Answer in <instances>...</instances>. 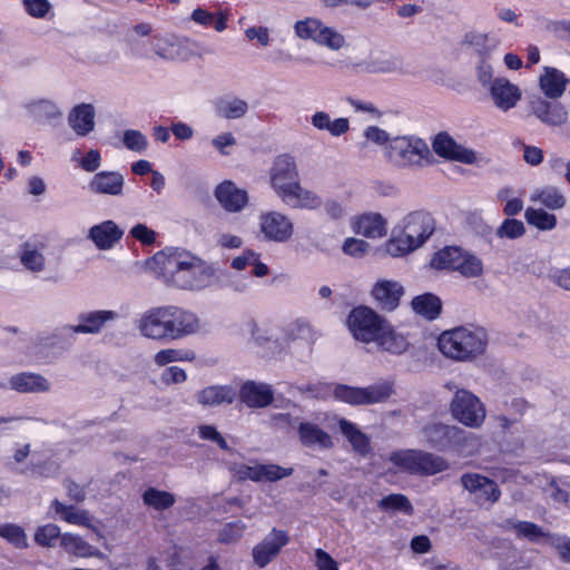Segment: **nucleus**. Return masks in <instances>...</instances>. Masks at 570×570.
<instances>
[{"label": "nucleus", "instance_id": "1", "mask_svg": "<svg viewBox=\"0 0 570 570\" xmlns=\"http://www.w3.org/2000/svg\"><path fill=\"white\" fill-rule=\"evenodd\" d=\"M165 281L183 289H202L209 286L215 269L206 262L179 249H168L154 256Z\"/></svg>", "mask_w": 570, "mask_h": 570}, {"label": "nucleus", "instance_id": "2", "mask_svg": "<svg viewBox=\"0 0 570 570\" xmlns=\"http://www.w3.org/2000/svg\"><path fill=\"white\" fill-rule=\"evenodd\" d=\"M271 187L289 208L315 210L322 207V197L301 185L296 161L288 155L278 156L269 170Z\"/></svg>", "mask_w": 570, "mask_h": 570}, {"label": "nucleus", "instance_id": "3", "mask_svg": "<svg viewBox=\"0 0 570 570\" xmlns=\"http://www.w3.org/2000/svg\"><path fill=\"white\" fill-rule=\"evenodd\" d=\"M489 337L484 328L478 326H458L442 332L438 337L440 353L454 362H473L482 356L488 347Z\"/></svg>", "mask_w": 570, "mask_h": 570}, {"label": "nucleus", "instance_id": "4", "mask_svg": "<svg viewBox=\"0 0 570 570\" xmlns=\"http://www.w3.org/2000/svg\"><path fill=\"white\" fill-rule=\"evenodd\" d=\"M294 32L301 40H309L320 47L337 52L348 47L346 36L337 28L318 18L308 17L294 24Z\"/></svg>", "mask_w": 570, "mask_h": 570}, {"label": "nucleus", "instance_id": "5", "mask_svg": "<svg viewBox=\"0 0 570 570\" xmlns=\"http://www.w3.org/2000/svg\"><path fill=\"white\" fill-rule=\"evenodd\" d=\"M449 410L458 423L470 429H480L487 419L485 404L466 389L455 390Z\"/></svg>", "mask_w": 570, "mask_h": 570}, {"label": "nucleus", "instance_id": "6", "mask_svg": "<svg viewBox=\"0 0 570 570\" xmlns=\"http://www.w3.org/2000/svg\"><path fill=\"white\" fill-rule=\"evenodd\" d=\"M430 156L428 144L416 137H396L387 146L389 159L399 167L423 166L429 163Z\"/></svg>", "mask_w": 570, "mask_h": 570}, {"label": "nucleus", "instance_id": "7", "mask_svg": "<svg viewBox=\"0 0 570 570\" xmlns=\"http://www.w3.org/2000/svg\"><path fill=\"white\" fill-rule=\"evenodd\" d=\"M386 320L367 306L353 308L347 317V328L357 342L374 343Z\"/></svg>", "mask_w": 570, "mask_h": 570}, {"label": "nucleus", "instance_id": "8", "mask_svg": "<svg viewBox=\"0 0 570 570\" xmlns=\"http://www.w3.org/2000/svg\"><path fill=\"white\" fill-rule=\"evenodd\" d=\"M393 393L392 384L380 383L366 387H354L348 385H336L333 395L336 400L351 405H368L383 403Z\"/></svg>", "mask_w": 570, "mask_h": 570}, {"label": "nucleus", "instance_id": "9", "mask_svg": "<svg viewBox=\"0 0 570 570\" xmlns=\"http://www.w3.org/2000/svg\"><path fill=\"white\" fill-rule=\"evenodd\" d=\"M259 230L267 240L285 243L294 234V224L287 215L269 210L259 215Z\"/></svg>", "mask_w": 570, "mask_h": 570}, {"label": "nucleus", "instance_id": "10", "mask_svg": "<svg viewBox=\"0 0 570 570\" xmlns=\"http://www.w3.org/2000/svg\"><path fill=\"white\" fill-rule=\"evenodd\" d=\"M461 484L474 497V501L480 505H492L501 495L498 484L479 473H464L461 476Z\"/></svg>", "mask_w": 570, "mask_h": 570}, {"label": "nucleus", "instance_id": "11", "mask_svg": "<svg viewBox=\"0 0 570 570\" xmlns=\"http://www.w3.org/2000/svg\"><path fill=\"white\" fill-rule=\"evenodd\" d=\"M166 309L169 340L183 338L200 331L202 322L194 312L178 306H166Z\"/></svg>", "mask_w": 570, "mask_h": 570}, {"label": "nucleus", "instance_id": "12", "mask_svg": "<svg viewBox=\"0 0 570 570\" xmlns=\"http://www.w3.org/2000/svg\"><path fill=\"white\" fill-rule=\"evenodd\" d=\"M137 328L146 338L155 341L169 338L166 306L154 307L142 313L137 320Z\"/></svg>", "mask_w": 570, "mask_h": 570}, {"label": "nucleus", "instance_id": "13", "mask_svg": "<svg viewBox=\"0 0 570 570\" xmlns=\"http://www.w3.org/2000/svg\"><path fill=\"white\" fill-rule=\"evenodd\" d=\"M434 229L435 222L433 217L424 210L412 212L402 220V230L417 247H421L430 238Z\"/></svg>", "mask_w": 570, "mask_h": 570}, {"label": "nucleus", "instance_id": "14", "mask_svg": "<svg viewBox=\"0 0 570 570\" xmlns=\"http://www.w3.org/2000/svg\"><path fill=\"white\" fill-rule=\"evenodd\" d=\"M288 542L289 538L284 530L272 529L262 542L253 548L252 556L254 562L259 568L266 567Z\"/></svg>", "mask_w": 570, "mask_h": 570}, {"label": "nucleus", "instance_id": "15", "mask_svg": "<svg viewBox=\"0 0 570 570\" xmlns=\"http://www.w3.org/2000/svg\"><path fill=\"white\" fill-rule=\"evenodd\" d=\"M362 66L371 73L403 75L407 71V65L402 56L381 50L371 51Z\"/></svg>", "mask_w": 570, "mask_h": 570}, {"label": "nucleus", "instance_id": "16", "mask_svg": "<svg viewBox=\"0 0 570 570\" xmlns=\"http://www.w3.org/2000/svg\"><path fill=\"white\" fill-rule=\"evenodd\" d=\"M432 148L434 153L445 159L473 165L478 161L476 153L472 149L459 145L448 134L435 136Z\"/></svg>", "mask_w": 570, "mask_h": 570}, {"label": "nucleus", "instance_id": "17", "mask_svg": "<svg viewBox=\"0 0 570 570\" xmlns=\"http://www.w3.org/2000/svg\"><path fill=\"white\" fill-rule=\"evenodd\" d=\"M529 108L531 114L547 126H562L568 120V110L563 105L549 102L540 96L529 99Z\"/></svg>", "mask_w": 570, "mask_h": 570}, {"label": "nucleus", "instance_id": "18", "mask_svg": "<svg viewBox=\"0 0 570 570\" xmlns=\"http://www.w3.org/2000/svg\"><path fill=\"white\" fill-rule=\"evenodd\" d=\"M488 90L493 105L504 112L514 108L522 98L520 87L503 77L494 78Z\"/></svg>", "mask_w": 570, "mask_h": 570}, {"label": "nucleus", "instance_id": "19", "mask_svg": "<svg viewBox=\"0 0 570 570\" xmlns=\"http://www.w3.org/2000/svg\"><path fill=\"white\" fill-rule=\"evenodd\" d=\"M403 294L404 289L402 285L390 279L377 281L371 291V295L377 306L387 312L394 311L400 305Z\"/></svg>", "mask_w": 570, "mask_h": 570}, {"label": "nucleus", "instance_id": "20", "mask_svg": "<svg viewBox=\"0 0 570 570\" xmlns=\"http://www.w3.org/2000/svg\"><path fill=\"white\" fill-rule=\"evenodd\" d=\"M118 318V314L114 311H92L79 315L77 325L65 326V331L81 334H97L101 331L107 322Z\"/></svg>", "mask_w": 570, "mask_h": 570}, {"label": "nucleus", "instance_id": "21", "mask_svg": "<svg viewBox=\"0 0 570 570\" xmlns=\"http://www.w3.org/2000/svg\"><path fill=\"white\" fill-rule=\"evenodd\" d=\"M215 197L220 206L230 213L240 212L248 203L247 193L239 189L229 180L219 184L215 189Z\"/></svg>", "mask_w": 570, "mask_h": 570}, {"label": "nucleus", "instance_id": "22", "mask_svg": "<svg viewBox=\"0 0 570 570\" xmlns=\"http://www.w3.org/2000/svg\"><path fill=\"white\" fill-rule=\"evenodd\" d=\"M374 344L379 350L394 355L405 353L410 346L407 337L397 332L387 321L383 325Z\"/></svg>", "mask_w": 570, "mask_h": 570}, {"label": "nucleus", "instance_id": "23", "mask_svg": "<svg viewBox=\"0 0 570 570\" xmlns=\"http://www.w3.org/2000/svg\"><path fill=\"white\" fill-rule=\"evenodd\" d=\"M568 82L569 79L566 75L553 67H544L538 79L540 90L550 99L560 98L566 91Z\"/></svg>", "mask_w": 570, "mask_h": 570}, {"label": "nucleus", "instance_id": "24", "mask_svg": "<svg viewBox=\"0 0 570 570\" xmlns=\"http://www.w3.org/2000/svg\"><path fill=\"white\" fill-rule=\"evenodd\" d=\"M239 397L249 407H265L274 400V392L265 383L248 381L243 384Z\"/></svg>", "mask_w": 570, "mask_h": 570}, {"label": "nucleus", "instance_id": "25", "mask_svg": "<svg viewBox=\"0 0 570 570\" xmlns=\"http://www.w3.org/2000/svg\"><path fill=\"white\" fill-rule=\"evenodd\" d=\"M124 230L112 220H105L89 229L88 237L99 249H110L122 237Z\"/></svg>", "mask_w": 570, "mask_h": 570}, {"label": "nucleus", "instance_id": "26", "mask_svg": "<svg viewBox=\"0 0 570 570\" xmlns=\"http://www.w3.org/2000/svg\"><path fill=\"white\" fill-rule=\"evenodd\" d=\"M425 440L436 449H445L456 441L463 431L455 425L435 423L423 431Z\"/></svg>", "mask_w": 570, "mask_h": 570}, {"label": "nucleus", "instance_id": "27", "mask_svg": "<svg viewBox=\"0 0 570 570\" xmlns=\"http://www.w3.org/2000/svg\"><path fill=\"white\" fill-rule=\"evenodd\" d=\"M10 387L18 393H45L50 390V382L32 372L14 374L9 380Z\"/></svg>", "mask_w": 570, "mask_h": 570}, {"label": "nucleus", "instance_id": "28", "mask_svg": "<svg viewBox=\"0 0 570 570\" xmlns=\"http://www.w3.org/2000/svg\"><path fill=\"white\" fill-rule=\"evenodd\" d=\"M299 441L304 446L320 450L333 448L331 435L318 425L311 422H302L298 425Z\"/></svg>", "mask_w": 570, "mask_h": 570}, {"label": "nucleus", "instance_id": "29", "mask_svg": "<svg viewBox=\"0 0 570 570\" xmlns=\"http://www.w3.org/2000/svg\"><path fill=\"white\" fill-rule=\"evenodd\" d=\"M354 230L368 238H380L386 235L387 220L380 213H366L355 219Z\"/></svg>", "mask_w": 570, "mask_h": 570}, {"label": "nucleus", "instance_id": "30", "mask_svg": "<svg viewBox=\"0 0 570 570\" xmlns=\"http://www.w3.org/2000/svg\"><path fill=\"white\" fill-rule=\"evenodd\" d=\"M69 126L78 136H87L95 128V108L91 104L77 105L68 116Z\"/></svg>", "mask_w": 570, "mask_h": 570}, {"label": "nucleus", "instance_id": "31", "mask_svg": "<svg viewBox=\"0 0 570 570\" xmlns=\"http://www.w3.org/2000/svg\"><path fill=\"white\" fill-rule=\"evenodd\" d=\"M89 188L96 194L118 196L122 193L124 177L117 171H100L92 177Z\"/></svg>", "mask_w": 570, "mask_h": 570}, {"label": "nucleus", "instance_id": "32", "mask_svg": "<svg viewBox=\"0 0 570 570\" xmlns=\"http://www.w3.org/2000/svg\"><path fill=\"white\" fill-rule=\"evenodd\" d=\"M530 200L551 210L562 209L567 204L563 193L556 186H543L532 190Z\"/></svg>", "mask_w": 570, "mask_h": 570}, {"label": "nucleus", "instance_id": "33", "mask_svg": "<svg viewBox=\"0 0 570 570\" xmlns=\"http://www.w3.org/2000/svg\"><path fill=\"white\" fill-rule=\"evenodd\" d=\"M61 549L76 558L98 557L100 552L85 539L71 532H65L60 542Z\"/></svg>", "mask_w": 570, "mask_h": 570}, {"label": "nucleus", "instance_id": "34", "mask_svg": "<svg viewBox=\"0 0 570 570\" xmlns=\"http://www.w3.org/2000/svg\"><path fill=\"white\" fill-rule=\"evenodd\" d=\"M51 508L59 515V518L67 523L91 528V518L87 510L76 508L73 505H66L59 500L51 502Z\"/></svg>", "mask_w": 570, "mask_h": 570}, {"label": "nucleus", "instance_id": "35", "mask_svg": "<svg viewBox=\"0 0 570 570\" xmlns=\"http://www.w3.org/2000/svg\"><path fill=\"white\" fill-rule=\"evenodd\" d=\"M338 425L341 432L348 440L357 454L365 456L371 451L370 439L361 432L354 423L341 419Z\"/></svg>", "mask_w": 570, "mask_h": 570}, {"label": "nucleus", "instance_id": "36", "mask_svg": "<svg viewBox=\"0 0 570 570\" xmlns=\"http://www.w3.org/2000/svg\"><path fill=\"white\" fill-rule=\"evenodd\" d=\"M235 392L228 386H208L197 395L198 403L205 406H215L234 401Z\"/></svg>", "mask_w": 570, "mask_h": 570}, {"label": "nucleus", "instance_id": "37", "mask_svg": "<svg viewBox=\"0 0 570 570\" xmlns=\"http://www.w3.org/2000/svg\"><path fill=\"white\" fill-rule=\"evenodd\" d=\"M312 125L318 130H327L332 136H341L348 131L350 122L347 118H337L332 120L325 111H316L311 118Z\"/></svg>", "mask_w": 570, "mask_h": 570}, {"label": "nucleus", "instance_id": "38", "mask_svg": "<svg viewBox=\"0 0 570 570\" xmlns=\"http://www.w3.org/2000/svg\"><path fill=\"white\" fill-rule=\"evenodd\" d=\"M455 272L466 278H478L484 274L482 259L475 254L461 248Z\"/></svg>", "mask_w": 570, "mask_h": 570}, {"label": "nucleus", "instance_id": "39", "mask_svg": "<svg viewBox=\"0 0 570 570\" xmlns=\"http://www.w3.org/2000/svg\"><path fill=\"white\" fill-rule=\"evenodd\" d=\"M190 19L199 26H213L216 31L223 32L227 28L228 13L225 11L213 13L202 7H198L191 11Z\"/></svg>", "mask_w": 570, "mask_h": 570}, {"label": "nucleus", "instance_id": "40", "mask_svg": "<svg viewBox=\"0 0 570 570\" xmlns=\"http://www.w3.org/2000/svg\"><path fill=\"white\" fill-rule=\"evenodd\" d=\"M411 305L416 314L430 321L435 320L442 308L440 298L430 293L414 297Z\"/></svg>", "mask_w": 570, "mask_h": 570}, {"label": "nucleus", "instance_id": "41", "mask_svg": "<svg viewBox=\"0 0 570 570\" xmlns=\"http://www.w3.org/2000/svg\"><path fill=\"white\" fill-rule=\"evenodd\" d=\"M141 499L145 505L157 511L167 510L176 503L174 493L153 487L144 491Z\"/></svg>", "mask_w": 570, "mask_h": 570}, {"label": "nucleus", "instance_id": "42", "mask_svg": "<svg viewBox=\"0 0 570 570\" xmlns=\"http://www.w3.org/2000/svg\"><path fill=\"white\" fill-rule=\"evenodd\" d=\"M510 530L517 538L527 539L530 542L547 541L550 533L546 532L540 525L529 521H514L510 525Z\"/></svg>", "mask_w": 570, "mask_h": 570}, {"label": "nucleus", "instance_id": "43", "mask_svg": "<svg viewBox=\"0 0 570 570\" xmlns=\"http://www.w3.org/2000/svg\"><path fill=\"white\" fill-rule=\"evenodd\" d=\"M247 102L239 98H223L215 105L216 114L225 119L242 118L247 112Z\"/></svg>", "mask_w": 570, "mask_h": 570}, {"label": "nucleus", "instance_id": "44", "mask_svg": "<svg viewBox=\"0 0 570 570\" xmlns=\"http://www.w3.org/2000/svg\"><path fill=\"white\" fill-rule=\"evenodd\" d=\"M460 255L461 247L446 246L433 255L430 265L434 269L455 272Z\"/></svg>", "mask_w": 570, "mask_h": 570}, {"label": "nucleus", "instance_id": "45", "mask_svg": "<svg viewBox=\"0 0 570 570\" xmlns=\"http://www.w3.org/2000/svg\"><path fill=\"white\" fill-rule=\"evenodd\" d=\"M524 218L529 225L542 232L552 230L557 227V216L542 208L528 207Z\"/></svg>", "mask_w": 570, "mask_h": 570}, {"label": "nucleus", "instance_id": "46", "mask_svg": "<svg viewBox=\"0 0 570 570\" xmlns=\"http://www.w3.org/2000/svg\"><path fill=\"white\" fill-rule=\"evenodd\" d=\"M448 468L449 464L443 458L423 451L417 452L416 473L433 475Z\"/></svg>", "mask_w": 570, "mask_h": 570}, {"label": "nucleus", "instance_id": "47", "mask_svg": "<svg viewBox=\"0 0 570 570\" xmlns=\"http://www.w3.org/2000/svg\"><path fill=\"white\" fill-rule=\"evenodd\" d=\"M417 248L416 244L403 230L399 235L392 236L384 244L385 253L392 257L405 256Z\"/></svg>", "mask_w": 570, "mask_h": 570}, {"label": "nucleus", "instance_id": "48", "mask_svg": "<svg viewBox=\"0 0 570 570\" xmlns=\"http://www.w3.org/2000/svg\"><path fill=\"white\" fill-rule=\"evenodd\" d=\"M314 340L315 333L309 324L303 320L293 321L284 328V341L286 343L304 341L309 344L314 342Z\"/></svg>", "mask_w": 570, "mask_h": 570}, {"label": "nucleus", "instance_id": "49", "mask_svg": "<svg viewBox=\"0 0 570 570\" xmlns=\"http://www.w3.org/2000/svg\"><path fill=\"white\" fill-rule=\"evenodd\" d=\"M245 332L249 334L250 338L259 346H267L276 343L273 328L268 323H256L248 321L245 324Z\"/></svg>", "mask_w": 570, "mask_h": 570}, {"label": "nucleus", "instance_id": "50", "mask_svg": "<svg viewBox=\"0 0 570 570\" xmlns=\"http://www.w3.org/2000/svg\"><path fill=\"white\" fill-rule=\"evenodd\" d=\"M29 114L41 121L51 120L62 115L60 108L51 100L40 99L28 104Z\"/></svg>", "mask_w": 570, "mask_h": 570}, {"label": "nucleus", "instance_id": "51", "mask_svg": "<svg viewBox=\"0 0 570 570\" xmlns=\"http://www.w3.org/2000/svg\"><path fill=\"white\" fill-rule=\"evenodd\" d=\"M256 482H275L293 474V468H283L281 465L269 464H255Z\"/></svg>", "mask_w": 570, "mask_h": 570}, {"label": "nucleus", "instance_id": "52", "mask_svg": "<svg viewBox=\"0 0 570 570\" xmlns=\"http://www.w3.org/2000/svg\"><path fill=\"white\" fill-rule=\"evenodd\" d=\"M21 264L31 272H42L45 268V256L39 248L31 244L24 243L20 253Z\"/></svg>", "mask_w": 570, "mask_h": 570}, {"label": "nucleus", "instance_id": "53", "mask_svg": "<svg viewBox=\"0 0 570 570\" xmlns=\"http://www.w3.org/2000/svg\"><path fill=\"white\" fill-rule=\"evenodd\" d=\"M62 534L57 524L47 523L36 528L33 540L42 548H53L58 541L61 542Z\"/></svg>", "mask_w": 570, "mask_h": 570}, {"label": "nucleus", "instance_id": "54", "mask_svg": "<svg viewBox=\"0 0 570 570\" xmlns=\"http://www.w3.org/2000/svg\"><path fill=\"white\" fill-rule=\"evenodd\" d=\"M196 360V354L191 350L180 348H164L157 352L154 356V362L158 366H165L174 362H193Z\"/></svg>", "mask_w": 570, "mask_h": 570}, {"label": "nucleus", "instance_id": "55", "mask_svg": "<svg viewBox=\"0 0 570 570\" xmlns=\"http://www.w3.org/2000/svg\"><path fill=\"white\" fill-rule=\"evenodd\" d=\"M0 538L17 549H27L29 547L24 529L16 523L0 524Z\"/></svg>", "mask_w": 570, "mask_h": 570}, {"label": "nucleus", "instance_id": "56", "mask_svg": "<svg viewBox=\"0 0 570 570\" xmlns=\"http://www.w3.org/2000/svg\"><path fill=\"white\" fill-rule=\"evenodd\" d=\"M379 508L384 511H400L407 515L413 513V505L410 500L400 493L390 494L382 498L379 503Z\"/></svg>", "mask_w": 570, "mask_h": 570}, {"label": "nucleus", "instance_id": "57", "mask_svg": "<svg viewBox=\"0 0 570 570\" xmlns=\"http://www.w3.org/2000/svg\"><path fill=\"white\" fill-rule=\"evenodd\" d=\"M417 452L416 450L396 451L390 455V461L407 472L416 473Z\"/></svg>", "mask_w": 570, "mask_h": 570}, {"label": "nucleus", "instance_id": "58", "mask_svg": "<svg viewBox=\"0 0 570 570\" xmlns=\"http://www.w3.org/2000/svg\"><path fill=\"white\" fill-rule=\"evenodd\" d=\"M525 233L524 224L514 218L504 219L495 232L499 238L515 239Z\"/></svg>", "mask_w": 570, "mask_h": 570}, {"label": "nucleus", "instance_id": "59", "mask_svg": "<svg viewBox=\"0 0 570 570\" xmlns=\"http://www.w3.org/2000/svg\"><path fill=\"white\" fill-rule=\"evenodd\" d=\"M122 142L131 151L144 153L148 148L147 137L139 130L128 129L124 131Z\"/></svg>", "mask_w": 570, "mask_h": 570}, {"label": "nucleus", "instance_id": "60", "mask_svg": "<svg viewBox=\"0 0 570 570\" xmlns=\"http://www.w3.org/2000/svg\"><path fill=\"white\" fill-rule=\"evenodd\" d=\"M245 529L246 524L242 521L229 522L220 530L218 540L223 543H235L242 538Z\"/></svg>", "mask_w": 570, "mask_h": 570}, {"label": "nucleus", "instance_id": "61", "mask_svg": "<svg viewBox=\"0 0 570 570\" xmlns=\"http://www.w3.org/2000/svg\"><path fill=\"white\" fill-rule=\"evenodd\" d=\"M370 244L363 239L350 237L343 243L342 250L344 254L360 258L367 254Z\"/></svg>", "mask_w": 570, "mask_h": 570}, {"label": "nucleus", "instance_id": "62", "mask_svg": "<svg viewBox=\"0 0 570 570\" xmlns=\"http://www.w3.org/2000/svg\"><path fill=\"white\" fill-rule=\"evenodd\" d=\"M558 551L560 559L563 562H570V538L564 535H553L547 539Z\"/></svg>", "mask_w": 570, "mask_h": 570}, {"label": "nucleus", "instance_id": "63", "mask_svg": "<svg viewBox=\"0 0 570 570\" xmlns=\"http://www.w3.org/2000/svg\"><path fill=\"white\" fill-rule=\"evenodd\" d=\"M130 235L144 245H151L156 240V232L145 224H137L130 229Z\"/></svg>", "mask_w": 570, "mask_h": 570}, {"label": "nucleus", "instance_id": "64", "mask_svg": "<svg viewBox=\"0 0 570 570\" xmlns=\"http://www.w3.org/2000/svg\"><path fill=\"white\" fill-rule=\"evenodd\" d=\"M28 13L36 18L45 17L51 8L48 0H23Z\"/></svg>", "mask_w": 570, "mask_h": 570}]
</instances>
